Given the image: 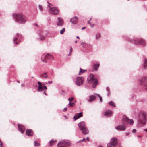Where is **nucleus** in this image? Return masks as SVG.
<instances>
[{"mask_svg":"<svg viewBox=\"0 0 147 147\" xmlns=\"http://www.w3.org/2000/svg\"><path fill=\"white\" fill-rule=\"evenodd\" d=\"M72 50V48L71 47L70 48V50L69 54L68 55H70V53H71V52Z\"/></svg>","mask_w":147,"mask_h":147,"instance_id":"nucleus-40","label":"nucleus"},{"mask_svg":"<svg viewBox=\"0 0 147 147\" xmlns=\"http://www.w3.org/2000/svg\"><path fill=\"white\" fill-rule=\"evenodd\" d=\"M123 122L126 123V125L127 124V123H128L131 125H132L134 124V121L133 119H130L127 118V117H124L123 119Z\"/></svg>","mask_w":147,"mask_h":147,"instance_id":"nucleus-13","label":"nucleus"},{"mask_svg":"<svg viewBox=\"0 0 147 147\" xmlns=\"http://www.w3.org/2000/svg\"><path fill=\"white\" fill-rule=\"evenodd\" d=\"M0 147H2V146H1Z\"/></svg>","mask_w":147,"mask_h":147,"instance_id":"nucleus-58","label":"nucleus"},{"mask_svg":"<svg viewBox=\"0 0 147 147\" xmlns=\"http://www.w3.org/2000/svg\"><path fill=\"white\" fill-rule=\"evenodd\" d=\"M76 38L78 39H79V37L78 36H77L76 37Z\"/></svg>","mask_w":147,"mask_h":147,"instance_id":"nucleus-50","label":"nucleus"},{"mask_svg":"<svg viewBox=\"0 0 147 147\" xmlns=\"http://www.w3.org/2000/svg\"><path fill=\"white\" fill-rule=\"evenodd\" d=\"M96 95L97 96H98L100 98V101L102 102V98L98 94H96Z\"/></svg>","mask_w":147,"mask_h":147,"instance_id":"nucleus-30","label":"nucleus"},{"mask_svg":"<svg viewBox=\"0 0 147 147\" xmlns=\"http://www.w3.org/2000/svg\"><path fill=\"white\" fill-rule=\"evenodd\" d=\"M134 43L136 45H139L140 44L144 45L145 44V41L142 39H139L134 40Z\"/></svg>","mask_w":147,"mask_h":147,"instance_id":"nucleus-14","label":"nucleus"},{"mask_svg":"<svg viewBox=\"0 0 147 147\" xmlns=\"http://www.w3.org/2000/svg\"><path fill=\"white\" fill-rule=\"evenodd\" d=\"M78 126L83 134L86 135L89 133V131L86 127L84 122L83 121L80 122L78 123Z\"/></svg>","mask_w":147,"mask_h":147,"instance_id":"nucleus-3","label":"nucleus"},{"mask_svg":"<svg viewBox=\"0 0 147 147\" xmlns=\"http://www.w3.org/2000/svg\"><path fill=\"white\" fill-rule=\"evenodd\" d=\"M86 139L87 140H88V141H89V138L88 137H87L86 138Z\"/></svg>","mask_w":147,"mask_h":147,"instance_id":"nucleus-43","label":"nucleus"},{"mask_svg":"<svg viewBox=\"0 0 147 147\" xmlns=\"http://www.w3.org/2000/svg\"><path fill=\"white\" fill-rule=\"evenodd\" d=\"M146 114L145 113L140 114L138 119V122L139 123L145 124L146 121Z\"/></svg>","mask_w":147,"mask_h":147,"instance_id":"nucleus-4","label":"nucleus"},{"mask_svg":"<svg viewBox=\"0 0 147 147\" xmlns=\"http://www.w3.org/2000/svg\"><path fill=\"white\" fill-rule=\"evenodd\" d=\"M13 17L15 21L18 23L24 24L27 20V18L21 13L14 14Z\"/></svg>","mask_w":147,"mask_h":147,"instance_id":"nucleus-1","label":"nucleus"},{"mask_svg":"<svg viewBox=\"0 0 147 147\" xmlns=\"http://www.w3.org/2000/svg\"><path fill=\"white\" fill-rule=\"evenodd\" d=\"M48 6L49 7V5H51L50 4L49 2H48Z\"/></svg>","mask_w":147,"mask_h":147,"instance_id":"nucleus-46","label":"nucleus"},{"mask_svg":"<svg viewBox=\"0 0 147 147\" xmlns=\"http://www.w3.org/2000/svg\"><path fill=\"white\" fill-rule=\"evenodd\" d=\"M109 95V94H108V96Z\"/></svg>","mask_w":147,"mask_h":147,"instance_id":"nucleus-57","label":"nucleus"},{"mask_svg":"<svg viewBox=\"0 0 147 147\" xmlns=\"http://www.w3.org/2000/svg\"><path fill=\"white\" fill-rule=\"evenodd\" d=\"M74 103H71L70 102L69 104H68V105L70 107H72L73 106V105H74Z\"/></svg>","mask_w":147,"mask_h":147,"instance_id":"nucleus-35","label":"nucleus"},{"mask_svg":"<svg viewBox=\"0 0 147 147\" xmlns=\"http://www.w3.org/2000/svg\"><path fill=\"white\" fill-rule=\"evenodd\" d=\"M67 110V108L66 107H65L63 109V112H65Z\"/></svg>","mask_w":147,"mask_h":147,"instance_id":"nucleus-39","label":"nucleus"},{"mask_svg":"<svg viewBox=\"0 0 147 147\" xmlns=\"http://www.w3.org/2000/svg\"><path fill=\"white\" fill-rule=\"evenodd\" d=\"M129 132H127V133H125V134L126 135H127V136L128 135H129Z\"/></svg>","mask_w":147,"mask_h":147,"instance_id":"nucleus-44","label":"nucleus"},{"mask_svg":"<svg viewBox=\"0 0 147 147\" xmlns=\"http://www.w3.org/2000/svg\"><path fill=\"white\" fill-rule=\"evenodd\" d=\"M65 28H63L60 31V34H63L65 31Z\"/></svg>","mask_w":147,"mask_h":147,"instance_id":"nucleus-29","label":"nucleus"},{"mask_svg":"<svg viewBox=\"0 0 147 147\" xmlns=\"http://www.w3.org/2000/svg\"><path fill=\"white\" fill-rule=\"evenodd\" d=\"M109 104L111 106H112L113 107H115V105L114 103L112 101H111L109 102Z\"/></svg>","mask_w":147,"mask_h":147,"instance_id":"nucleus-25","label":"nucleus"},{"mask_svg":"<svg viewBox=\"0 0 147 147\" xmlns=\"http://www.w3.org/2000/svg\"><path fill=\"white\" fill-rule=\"evenodd\" d=\"M38 84V92H42L43 91V89H45L46 90L47 89V87L45 86H42L41 85L42 83L40 82H37Z\"/></svg>","mask_w":147,"mask_h":147,"instance_id":"nucleus-15","label":"nucleus"},{"mask_svg":"<svg viewBox=\"0 0 147 147\" xmlns=\"http://www.w3.org/2000/svg\"><path fill=\"white\" fill-rule=\"evenodd\" d=\"M136 131V130L135 129H134L132 130V131L133 133H134Z\"/></svg>","mask_w":147,"mask_h":147,"instance_id":"nucleus-42","label":"nucleus"},{"mask_svg":"<svg viewBox=\"0 0 147 147\" xmlns=\"http://www.w3.org/2000/svg\"><path fill=\"white\" fill-rule=\"evenodd\" d=\"M22 36L19 34H17L13 39V42L16 45L18 44L20 42L19 39L21 38Z\"/></svg>","mask_w":147,"mask_h":147,"instance_id":"nucleus-8","label":"nucleus"},{"mask_svg":"<svg viewBox=\"0 0 147 147\" xmlns=\"http://www.w3.org/2000/svg\"><path fill=\"white\" fill-rule=\"evenodd\" d=\"M82 112H81L79 113V115L77 116L76 117V116H74V118L75 120H76L78 119L81 117L82 116Z\"/></svg>","mask_w":147,"mask_h":147,"instance_id":"nucleus-22","label":"nucleus"},{"mask_svg":"<svg viewBox=\"0 0 147 147\" xmlns=\"http://www.w3.org/2000/svg\"><path fill=\"white\" fill-rule=\"evenodd\" d=\"M56 141V140H51L49 142L50 143V146H51L53 145L54 144V143Z\"/></svg>","mask_w":147,"mask_h":147,"instance_id":"nucleus-26","label":"nucleus"},{"mask_svg":"<svg viewBox=\"0 0 147 147\" xmlns=\"http://www.w3.org/2000/svg\"><path fill=\"white\" fill-rule=\"evenodd\" d=\"M33 132L31 129H27L26 131V134L28 136H31L33 134Z\"/></svg>","mask_w":147,"mask_h":147,"instance_id":"nucleus-20","label":"nucleus"},{"mask_svg":"<svg viewBox=\"0 0 147 147\" xmlns=\"http://www.w3.org/2000/svg\"><path fill=\"white\" fill-rule=\"evenodd\" d=\"M47 72H45L43 74L44 75H45V76H44V78H45L47 77Z\"/></svg>","mask_w":147,"mask_h":147,"instance_id":"nucleus-36","label":"nucleus"},{"mask_svg":"<svg viewBox=\"0 0 147 147\" xmlns=\"http://www.w3.org/2000/svg\"><path fill=\"white\" fill-rule=\"evenodd\" d=\"M77 42V41L76 40L75 41V43H76Z\"/></svg>","mask_w":147,"mask_h":147,"instance_id":"nucleus-53","label":"nucleus"},{"mask_svg":"<svg viewBox=\"0 0 147 147\" xmlns=\"http://www.w3.org/2000/svg\"><path fill=\"white\" fill-rule=\"evenodd\" d=\"M86 28V27H83L82 28V30H83V29H85V28Z\"/></svg>","mask_w":147,"mask_h":147,"instance_id":"nucleus-45","label":"nucleus"},{"mask_svg":"<svg viewBox=\"0 0 147 147\" xmlns=\"http://www.w3.org/2000/svg\"><path fill=\"white\" fill-rule=\"evenodd\" d=\"M100 36L99 34L97 35L96 36V39H98L100 37Z\"/></svg>","mask_w":147,"mask_h":147,"instance_id":"nucleus-34","label":"nucleus"},{"mask_svg":"<svg viewBox=\"0 0 147 147\" xmlns=\"http://www.w3.org/2000/svg\"><path fill=\"white\" fill-rule=\"evenodd\" d=\"M78 20V17L76 16H75L71 19V22L73 24H75L76 23Z\"/></svg>","mask_w":147,"mask_h":147,"instance_id":"nucleus-19","label":"nucleus"},{"mask_svg":"<svg viewBox=\"0 0 147 147\" xmlns=\"http://www.w3.org/2000/svg\"><path fill=\"white\" fill-rule=\"evenodd\" d=\"M21 86H23V84H22V85H21Z\"/></svg>","mask_w":147,"mask_h":147,"instance_id":"nucleus-56","label":"nucleus"},{"mask_svg":"<svg viewBox=\"0 0 147 147\" xmlns=\"http://www.w3.org/2000/svg\"><path fill=\"white\" fill-rule=\"evenodd\" d=\"M126 128V123L122 120V125L116 126L115 127L116 129L118 130L124 131Z\"/></svg>","mask_w":147,"mask_h":147,"instance_id":"nucleus-10","label":"nucleus"},{"mask_svg":"<svg viewBox=\"0 0 147 147\" xmlns=\"http://www.w3.org/2000/svg\"><path fill=\"white\" fill-rule=\"evenodd\" d=\"M58 22L57 23V25L58 26H62L64 24L63 19L60 17H58L57 18Z\"/></svg>","mask_w":147,"mask_h":147,"instance_id":"nucleus-16","label":"nucleus"},{"mask_svg":"<svg viewBox=\"0 0 147 147\" xmlns=\"http://www.w3.org/2000/svg\"><path fill=\"white\" fill-rule=\"evenodd\" d=\"M104 115L105 116H109L112 115V112L110 110H106L105 112Z\"/></svg>","mask_w":147,"mask_h":147,"instance_id":"nucleus-21","label":"nucleus"},{"mask_svg":"<svg viewBox=\"0 0 147 147\" xmlns=\"http://www.w3.org/2000/svg\"><path fill=\"white\" fill-rule=\"evenodd\" d=\"M44 75L43 74H41L40 75V77H41V76H42Z\"/></svg>","mask_w":147,"mask_h":147,"instance_id":"nucleus-47","label":"nucleus"},{"mask_svg":"<svg viewBox=\"0 0 147 147\" xmlns=\"http://www.w3.org/2000/svg\"><path fill=\"white\" fill-rule=\"evenodd\" d=\"M100 66L99 63H98L97 64H95L94 65V70L97 71V68L99 67Z\"/></svg>","mask_w":147,"mask_h":147,"instance_id":"nucleus-23","label":"nucleus"},{"mask_svg":"<svg viewBox=\"0 0 147 147\" xmlns=\"http://www.w3.org/2000/svg\"><path fill=\"white\" fill-rule=\"evenodd\" d=\"M97 96L96 95V94L95 95H91L89 96V98L87 100L88 102H91L94 100L96 98V97Z\"/></svg>","mask_w":147,"mask_h":147,"instance_id":"nucleus-18","label":"nucleus"},{"mask_svg":"<svg viewBox=\"0 0 147 147\" xmlns=\"http://www.w3.org/2000/svg\"><path fill=\"white\" fill-rule=\"evenodd\" d=\"M117 144V140L116 138H113L111 140L110 143L107 144V147H116Z\"/></svg>","mask_w":147,"mask_h":147,"instance_id":"nucleus-5","label":"nucleus"},{"mask_svg":"<svg viewBox=\"0 0 147 147\" xmlns=\"http://www.w3.org/2000/svg\"><path fill=\"white\" fill-rule=\"evenodd\" d=\"M88 23L90 25V26L92 27H93L94 26V24H92L90 22V21H88Z\"/></svg>","mask_w":147,"mask_h":147,"instance_id":"nucleus-32","label":"nucleus"},{"mask_svg":"<svg viewBox=\"0 0 147 147\" xmlns=\"http://www.w3.org/2000/svg\"><path fill=\"white\" fill-rule=\"evenodd\" d=\"M88 81L89 83H93V87L95 88L97 85L98 83L97 79L92 74H90L87 78Z\"/></svg>","mask_w":147,"mask_h":147,"instance_id":"nucleus-2","label":"nucleus"},{"mask_svg":"<svg viewBox=\"0 0 147 147\" xmlns=\"http://www.w3.org/2000/svg\"><path fill=\"white\" fill-rule=\"evenodd\" d=\"M70 144V142L68 141H62L58 143L57 146V147H66V146H69Z\"/></svg>","mask_w":147,"mask_h":147,"instance_id":"nucleus-6","label":"nucleus"},{"mask_svg":"<svg viewBox=\"0 0 147 147\" xmlns=\"http://www.w3.org/2000/svg\"><path fill=\"white\" fill-rule=\"evenodd\" d=\"M83 141H86L85 139L84 138H83L82 139L80 140L79 141V142L80 143Z\"/></svg>","mask_w":147,"mask_h":147,"instance_id":"nucleus-37","label":"nucleus"},{"mask_svg":"<svg viewBox=\"0 0 147 147\" xmlns=\"http://www.w3.org/2000/svg\"><path fill=\"white\" fill-rule=\"evenodd\" d=\"M74 99V98L73 97H71L68 99V100L69 102H71Z\"/></svg>","mask_w":147,"mask_h":147,"instance_id":"nucleus-33","label":"nucleus"},{"mask_svg":"<svg viewBox=\"0 0 147 147\" xmlns=\"http://www.w3.org/2000/svg\"><path fill=\"white\" fill-rule=\"evenodd\" d=\"M45 90H44V93H45Z\"/></svg>","mask_w":147,"mask_h":147,"instance_id":"nucleus-54","label":"nucleus"},{"mask_svg":"<svg viewBox=\"0 0 147 147\" xmlns=\"http://www.w3.org/2000/svg\"><path fill=\"white\" fill-rule=\"evenodd\" d=\"M18 130L22 133H23L25 129V127L22 125L18 124Z\"/></svg>","mask_w":147,"mask_h":147,"instance_id":"nucleus-17","label":"nucleus"},{"mask_svg":"<svg viewBox=\"0 0 147 147\" xmlns=\"http://www.w3.org/2000/svg\"><path fill=\"white\" fill-rule=\"evenodd\" d=\"M144 69H147V59H145L144 64Z\"/></svg>","mask_w":147,"mask_h":147,"instance_id":"nucleus-27","label":"nucleus"},{"mask_svg":"<svg viewBox=\"0 0 147 147\" xmlns=\"http://www.w3.org/2000/svg\"><path fill=\"white\" fill-rule=\"evenodd\" d=\"M52 57V55L49 54L48 53H47L46 54H44L42 55L41 57V59L43 61L47 62V61H45L43 59H49Z\"/></svg>","mask_w":147,"mask_h":147,"instance_id":"nucleus-12","label":"nucleus"},{"mask_svg":"<svg viewBox=\"0 0 147 147\" xmlns=\"http://www.w3.org/2000/svg\"><path fill=\"white\" fill-rule=\"evenodd\" d=\"M48 83L49 84H52V81H49L48 82Z\"/></svg>","mask_w":147,"mask_h":147,"instance_id":"nucleus-41","label":"nucleus"},{"mask_svg":"<svg viewBox=\"0 0 147 147\" xmlns=\"http://www.w3.org/2000/svg\"><path fill=\"white\" fill-rule=\"evenodd\" d=\"M98 147H103L102 146H100V145Z\"/></svg>","mask_w":147,"mask_h":147,"instance_id":"nucleus-51","label":"nucleus"},{"mask_svg":"<svg viewBox=\"0 0 147 147\" xmlns=\"http://www.w3.org/2000/svg\"><path fill=\"white\" fill-rule=\"evenodd\" d=\"M45 38V37L44 36H42L40 38V39L41 40H43Z\"/></svg>","mask_w":147,"mask_h":147,"instance_id":"nucleus-38","label":"nucleus"},{"mask_svg":"<svg viewBox=\"0 0 147 147\" xmlns=\"http://www.w3.org/2000/svg\"><path fill=\"white\" fill-rule=\"evenodd\" d=\"M107 91H108V93L109 94V92H109V90H108V89H107Z\"/></svg>","mask_w":147,"mask_h":147,"instance_id":"nucleus-49","label":"nucleus"},{"mask_svg":"<svg viewBox=\"0 0 147 147\" xmlns=\"http://www.w3.org/2000/svg\"><path fill=\"white\" fill-rule=\"evenodd\" d=\"M44 94H45V95H46V94H45V93H44Z\"/></svg>","mask_w":147,"mask_h":147,"instance_id":"nucleus-55","label":"nucleus"},{"mask_svg":"<svg viewBox=\"0 0 147 147\" xmlns=\"http://www.w3.org/2000/svg\"><path fill=\"white\" fill-rule=\"evenodd\" d=\"M83 78L82 77H78L76 78L75 81L76 84L78 86H80L83 83Z\"/></svg>","mask_w":147,"mask_h":147,"instance_id":"nucleus-11","label":"nucleus"},{"mask_svg":"<svg viewBox=\"0 0 147 147\" xmlns=\"http://www.w3.org/2000/svg\"><path fill=\"white\" fill-rule=\"evenodd\" d=\"M147 78L146 77H143L140 80L139 83L141 85H144V88L147 90V81L145 82V80Z\"/></svg>","mask_w":147,"mask_h":147,"instance_id":"nucleus-9","label":"nucleus"},{"mask_svg":"<svg viewBox=\"0 0 147 147\" xmlns=\"http://www.w3.org/2000/svg\"><path fill=\"white\" fill-rule=\"evenodd\" d=\"M49 12L51 14L55 15H58L59 13L58 10L55 7H50Z\"/></svg>","mask_w":147,"mask_h":147,"instance_id":"nucleus-7","label":"nucleus"},{"mask_svg":"<svg viewBox=\"0 0 147 147\" xmlns=\"http://www.w3.org/2000/svg\"><path fill=\"white\" fill-rule=\"evenodd\" d=\"M92 18H90V21L91 20H92Z\"/></svg>","mask_w":147,"mask_h":147,"instance_id":"nucleus-52","label":"nucleus"},{"mask_svg":"<svg viewBox=\"0 0 147 147\" xmlns=\"http://www.w3.org/2000/svg\"><path fill=\"white\" fill-rule=\"evenodd\" d=\"M38 7L39 9L41 11H43V8L42 6L40 5H38Z\"/></svg>","mask_w":147,"mask_h":147,"instance_id":"nucleus-31","label":"nucleus"},{"mask_svg":"<svg viewBox=\"0 0 147 147\" xmlns=\"http://www.w3.org/2000/svg\"><path fill=\"white\" fill-rule=\"evenodd\" d=\"M87 70H84L82 69L81 68L80 69V71L78 73L79 75H81L83 73H84Z\"/></svg>","mask_w":147,"mask_h":147,"instance_id":"nucleus-24","label":"nucleus"},{"mask_svg":"<svg viewBox=\"0 0 147 147\" xmlns=\"http://www.w3.org/2000/svg\"><path fill=\"white\" fill-rule=\"evenodd\" d=\"M40 144L38 142L36 141H34V145L35 146H38L40 145Z\"/></svg>","mask_w":147,"mask_h":147,"instance_id":"nucleus-28","label":"nucleus"},{"mask_svg":"<svg viewBox=\"0 0 147 147\" xmlns=\"http://www.w3.org/2000/svg\"><path fill=\"white\" fill-rule=\"evenodd\" d=\"M144 130L146 132H147V129H145Z\"/></svg>","mask_w":147,"mask_h":147,"instance_id":"nucleus-48","label":"nucleus"}]
</instances>
